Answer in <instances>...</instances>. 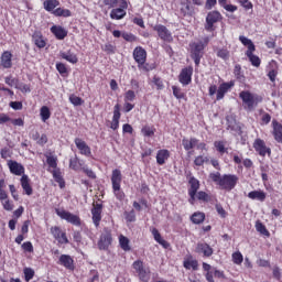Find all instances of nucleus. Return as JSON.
<instances>
[{
  "mask_svg": "<svg viewBox=\"0 0 282 282\" xmlns=\"http://www.w3.org/2000/svg\"><path fill=\"white\" fill-rule=\"evenodd\" d=\"M111 182L117 199H124V193L120 192V184L122 183V173L120 170L112 171Z\"/></svg>",
  "mask_w": 282,
  "mask_h": 282,
  "instance_id": "f257e3e1",
  "label": "nucleus"
},
{
  "mask_svg": "<svg viewBox=\"0 0 282 282\" xmlns=\"http://www.w3.org/2000/svg\"><path fill=\"white\" fill-rule=\"evenodd\" d=\"M132 267L133 270H135L140 281L149 282L151 279V270H149V268H144V262L137 260L133 262Z\"/></svg>",
  "mask_w": 282,
  "mask_h": 282,
  "instance_id": "f03ea898",
  "label": "nucleus"
},
{
  "mask_svg": "<svg viewBox=\"0 0 282 282\" xmlns=\"http://www.w3.org/2000/svg\"><path fill=\"white\" fill-rule=\"evenodd\" d=\"M191 56L196 65V67H199V63L202 58L204 57V43L196 42L191 44Z\"/></svg>",
  "mask_w": 282,
  "mask_h": 282,
  "instance_id": "7ed1b4c3",
  "label": "nucleus"
},
{
  "mask_svg": "<svg viewBox=\"0 0 282 282\" xmlns=\"http://www.w3.org/2000/svg\"><path fill=\"white\" fill-rule=\"evenodd\" d=\"M237 182H239V177H237V175L225 174L220 180L219 186L223 191H232V188L237 186Z\"/></svg>",
  "mask_w": 282,
  "mask_h": 282,
  "instance_id": "20e7f679",
  "label": "nucleus"
},
{
  "mask_svg": "<svg viewBox=\"0 0 282 282\" xmlns=\"http://www.w3.org/2000/svg\"><path fill=\"white\" fill-rule=\"evenodd\" d=\"M55 213L61 219H65L68 224H73V226H80V217L74 215L64 209H55Z\"/></svg>",
  "mask_w": 282,
  "mask_h": 282,
  "instance_id": "39448f33",
  "label": "nucleus"
},
{
  "mask_svg": "<svg viewBox=\"0 0 282 282\" xmlns=\"http://www.w3.org/2000/svg\"><path fill=\"white\" fill-rule=\"evenodd\" d=\"M218 21H221V13L219 11H212L206 17V24L205 30L208 32H213L215 23H218Z\"/></svg>",
  "mask_w": 282,
  "mask_h": 282,
  "instance_id": "423d86ee",
  "label": "nucleus"
},
{
  "mask_svg": "<svg viewBox=\"0 0 282 282\" xmlns=\"http://www.w3.org/2000/svg\"><path fill=\"white\" fill-rule=\"evenodd\" d=\"M154 31L158 32V35L161 37L162 41H166L167 43H171L173 41V35L171 34V31L166 29V26L162 24H156L154 26Z\"/></svg>",
  "mask_w": 282,
  "mask_h": 282,
  "instance_id": "0eeeda50",
  "label": "nucleus"
},
{
  "mask_svg": "<svg viewBox=\"0 0 282 282\" xmlns=\"http://www.w3.org/2000/svg\"><path fill=\"white\" fill-rule=\"evenodd\" d=\"M91 215H93V223L95 224L96 228L100 226V221L102 219V204L97 203L93 204Z\"/></svg>",
  "mask_w": 282,
  "mask_h": 282,
  "instance_id": "6e6552de",
  "label": "nucleus"
},
{
  "mask_svg": "<svg viewBox=\"0 0 282 282\" xmlns=\"http://www.w3.org/2000/svg\"><path fill=\"white\" fill-rule=\"evenodd\" d=\"M239 97L241 98L242 102L247 105L248 109H254V105H257V101L254 99V96L250 91H241L239 94Z\"/></svg>",
  "mask_w": 282,
  "mask_h": 282,
  "instance_id": "1a4fd4ad",
  "label": "nucleus"
},
{
  "mask_svg": "<svg viewBox=\"0 0 282 282\" xmlns=\"http://www.w3.org/2000/svg\"><path fill=\"white\" fill-rule=\"evenodd\" d=\"M253 148L257 151V153H259V155H261L262 158H265L267 153H268V155H270V153H271L270 148L265 147V141H263L261 139H257L254 141Z\"/></svg>",
  "mask_w": 282,
  "mask_h": 282,
  "instance_id": "9d476101",
  "label": "nucleus"
},
{
  "mask_svg": "<svg viewBox=\"0 0 282 282\" xmlns=\"http://www.w3.org/2000/svg\"><path fill=\"white\" fill-rule=\"evenodd\" d=\"M192 76H193V66H189L182 69L178 76V80L182 85H188L192 80Z\"/></svg>",
  "mask_w": 282,
  "mask_h": 282,
  "instance_id": "9b49d317",
  "label": "nucleus"
},
{
  "mask_svg": "<svg viewBox=\"0 0 282 282\" xmlns=\"http://www.w3.org/2000/svg\"><path fill=\"white\" fill-rule=\"evenodd\" d=\"M111 241H112L111 232L105 231L104 234H101L100 239L98 241L99 250H107V248L111 246Z\"/></svg>",
  "mask_w": 282,
  "mask_h": 282,
  "instance_id": "f8f14e48",
  "label": "nucleus"
},
{
  "mask_svg": "<svg viewBox=\"0 0 282 282\" xmlns=\"http://www.w3.org/2000/svg\"><path fill=\"white\" fill-rule=\"evenodd\" d=\"M51 232L58 243H69L67 236H65V232H63L59 227H52Z\"/></svg>",
  "mask_w": 282,
  "mask_h": 282,
  "instance_id": "ddd939ff",
  "label": "nucleus"
},
{
  "mask_svg": "<svg viewBox=\"0 0 282 282\" xmlns=\"http://www.w3.org/2000/svg\"><path fill=\"white\" fill-rule=\"evenodd\" d=\"M133 57L139 65H144L147 63V51L142 47H137L133 51Z\"/></svg>",
  "mask_w": 282,
  "mask_h": 282,
  "instance_id": "4468645a",
  "label": "nucleus"
},
{
  "mask_svg": "<svg viewBox=\"0 0 282 282\" xmlns=\"http://www.w3.org/2000/svg\"><path fill=\"white\" fill-rule=\"evenodd\" d=\"M75 144L77 149L80 151L82 155H87V156L91 155V149L89 148V145H87V143L83 139L76 138Z\"/></svg>",
  "mask_w": 282,
  "mask_h": 282,
  "instance_id": "2eb2a0df",
  "label": "nucleus"
},
{
  "mask_svg": "<svg viewBox=\"0 0 282 282\" xmlns=\"http://www.w3.org/2000/svg\"><path fill=\"white\" fill-rule=\"evenodd\" d=\"M232 87H235V83H232V82L223 83L218 87L216 100H223L224 96H226V94H228V90Z\"/></svg>",
  "mask_w": 282,
  "mask_h": 282,
  "instance_id": "dca6fc26",
  "label": "nucleus"
},
{
  "mask_svg": "<svg viewBox=\"0 0 282 282\" xmlns=\"http://www.w3.org/2000/svg\"><path fill=\"white\" fill-rule=\"evenodd\" d=\"M8 166L13 175H23L25 173V167L17 161H9Z\"/></svg>",
  "mask_w": 282,
  "mask_h": 282,
  "instance_id": "f3484780",
  "label": "nucleus"
},
{
  "mask_svg": "<svg viewBox=\"0 0 282 282\" xmlns=\"http://www.w3.org/2000/svg\"><path fill=\"white\" fill-rule=\"evenodd\" d=\"M58 263L66 268V270H74V259L69 254H62Z\"/></svg>",
  "mask_w": 282,
  "mask_h": 282,
  "instance_id": "a211bd4d",
  "label": "nucleus"
},
{
  "mask_svg": "<svg viewBox=\"0 0 282 282\" xmlns=\"http://www.w3.org/2000/svg\"><path fill=\"white\" fill-rule=\"evenodd\" d=\"M254 50H256L254 46H250L249 51L246 52V56L249 58V61L253 67H260L261 58H259V56H257L252 53V52H254Z\"/></svg>",
  "mask_w": 282,
  "mask_h": 282,
  "instance_id": "6ab92c4d",
  "label": "nucleus"
},
{
  "mask_svg": "<svg viewBox=\"0 0 282 282\" xmlns=\"http://www.w3.org/2000/svg\"><path fill=\"white\" fill-rule=\"evenodd\" d=\"M196 252H198V254H204V257H213V249L208 246V243L199 242L196 246Z\"/></svg>",
  "mask_w": 282,
  "mask_h": 282,
  "instance_id": "aec40b11",
  "label": "nucleus"
},
{
  "mask_svg": "<svg viewBox=\"0 0 282 282\" xmlns=\"http://www.w3.org/2000/svg\"><path fill=\"white\" fill-rule=\"evenodd\" d=\"M1 65L4 69H10V67H12V53L6 51L1 55Z\"/></svg>",
  "mask_w": 282,
  "mask_h": 282,
  "instance_id": "412c9836",
  "label": "nucleus"
},
{
  "mask_svg": "<svg viewBox=\"0 0 282 282\" xmlns=\"http://www.w3.org/2000/svg\"><path fill=\"white\" fill-rule=\"evenodd\" d=\"M273 124V135L276 142H282V124L276 120L272 121Z\"/></svg>",
  "mask_w": 282,
  "mask_h": 282,
  "instance_id": "4be33fe9",
  "label": "nucleus"
},
{
  "mask_svg": "<svg viewBox=\"0 0 282 282\" xmlns=\"http://www.w3.org/2000/svg\"><path fill=\"white\" fill-rule=\"evenodd\" d=\"M227 129H230L231 131H236V133H239L241 131V127L238 126L237 120L232 116H227Z\"/></svg>",
  "mask_w": 282,
  "mask_h": 282,
  "instance_id": "5701e85b",
  "label": "nucleus"
},
{
  "mask_svg": "<svg viewBox=\"0 0 282 282\" xmlns=\"http://www.w3.org/2000/svg\"><path fill=\"white\" fill-rule=\"evenodd\" d=\"M51 32L59 41H63V39H65V36H67V31H65V29H63V26L54 25V26L51 28Z\"/></svg>",
  "mask_w": 282,
  "mask_h": 282,
  "instance_id": "b1692460",
  "label": "nucleus"
},
{
  "mask_svg": "<svg viewBox=\"0 0 282 282\" xmlns=\"http://www.w3.org/2000/svg\"><path fill=\"white\" fill-rule=\"evenodd\" d=\"M20 182H21V186H22L23 191L28 195H32L33 189H32V186L30 185V177H28V175L23 174Z\"/></svg>",
  "mask_w": 282,
  "mask_h": 282,
  "instance_id": "393cba45",
  "label": "nucleus"
},
{
  "mask_svg": "<svg viewBox=\"0 0 282 282\" xmlns=\"http://www.w3.org/2000/svg\"><path fill=\"white\" fill-rule=\"evenodd\" d=\"M59 56H62L64 61H67L68 63H73V65H76V63H78V57L76 56V54L72 53L70 51L61 52Z\"/></svg>",
  "mask_w": 282,
  "mask_h": 282,
  "instance_id": "a878e982",
  "label": "nucleus"
},
{
  "mask_svg": "<svg viewBox=\"0 0 282 282\" xmlns=\"http://www.w3.org/2000/svg\"><path fill=\"white\" fill-rule=\"evenodd\" d=\"M189 189H188V195H197V191H199V181H197V178H195L194 176H192L189 178Z\"/></svg>",
  "mask_w": 282,
  "mask_h": 282,
  "instance_id": "bb28decb",
  "label": "nucleus"
},
{
  "mask_svg": "<svg viewBox=\"0 0 282 282\" xmlns=\"http://www.w3.org/2000/svg\"><path fill=\"white\" fill-rule=\"evenodd\" d=\"M169 158H170L169 150H160L156 154V163L162 166V164H165Z\"/></svg>",
  "mask_w": 282,
  "mask_h": 282,
  "instance_id": "cd10ccee",
  "label": "nucleus"
},
{
  "mask_svg": "<svg viewBox=\"0 0 282 282\" xmlns=\"http://www.w3.org/2000/svg\"><path fill=\"white\" fill-rule=\"evenodd\" d=\"M249 199H258V202H265V192L252 191L248 194Z\"/></svg>",
  "mask_w": 282,
  "mask_h": 282,
  "instance_id": "c85d7f7f",
  "label": "nucleus"
},
{
  "mask_svg": "<svg viewBox=\"0 0 282 282\" xmlns=\"http://www.w3.org/2000/svg\"><path fill=\"white\" fill-rule=\"evenodd\" d=\"M127 17V11L123 9H112L110 12V19H116L117 21H120V19H124Z\"/></svg>",
  "mask_w": 282,
  "mask_h": 282,
  "instance_id": "c756f323",
  "label": "nucleus"
},
{
  "mask_svg": "<svg viewBox=\"0 0 282 282\" xmlns=\"http://www.w3.org/2000/svg\"><path fill=\"white\" fill-rule=\"evenodd\" d=\"M152 235L158 243L160 246H163V248H169V242L164 239H162V235H160V231L155 228L152 229Z\"/></svg>",
  "mask_w": 282,
  "mask_h": 282,
  "instance_id": "7c9ffc66",
  "label": "nucleus"
},
{
  "mask_svg": "<svg viewBox=\"0 0 282 282\" xmlns=\"http://www.w3.org/2000/svg\"><path fill=\"white\" fill-rule=\"evenodd\" d=\"M59 4L61 2H58V0H45L43 2L44 9L47 12H52L55 8H58Z\"/></svg>",
  "mask_w": 282,
  "mask_h": 282,
  "instance_id": "2f4dec72",
  "label": "nucleus"
},
{
  "mask_svg": "<svg viewBox=\"0 0 282 282\" xmlns=\"http://www.w3.org/2000/svg\"><path fill=\"white\" fill-rule=\"evenodd\" d=\"M53 177L57 184H59V188H65V180H63V175L61 174V170H53Z\"/></svg>",
  "mask_w": 282,
  "mask_h": 282,
  "instance_id": "473e14b6",
  "label": "nucleus"
},
{
  "mask_svg": "<svg viewBox=\"0 0 282 282\" xmlns=\"http://www.w3.org/2000/svg\"><path fill=\"white\" fill-rule=\"evenodd\" d=\"M256 230L257 232H260V235H263L264 237H270V231H268V228H265V225H263L261 220H258L256 223Z\"/></svg>",
  "mask_w": 282,
  "mask_h": 282,
  "instance_id": "72a5a7b5",
  "label": "nucleus"
},
{
  "mask_svg": "<svg viewBox=\"0 0 282 282\" xmlns=\"http://www.w3.org/2000/svg\"><path fill=\"white\" fill-rule=\"evenodd\" d=\"M40 116L43 122H47L52 113L50 112V108L47 106H43L40 110Z\"/></svg>",
  "mask_w": 282,
  "mask_h": 282,
  "instance_id": "f704fd0d",
  "label": "nucleus"
},
{
  "mask_svg": "<svg viewBox=\"0 0 282 282\" xmlns=\"http://www.w3.org/2000/svg\"><path fill=\"white\" fill-rule=\"evenodd\" d=\"M53 14L55 17H64V18H67V17H72V11H69V9H62V8H57L53 11Z\"/></svg>",
  "mask_w": 282,
  "mask_h": 282,
  "instance_id": "c9c22d12",
  "label": "nucleus"
},
{
  "mask_svg": "<svg viewBox=\"0 0 282 282\" xmlns=\"http://www.w3.org/2000/svg\"><path fill=\"white\" fill-rule=\"evenodd\" d=\"M119 243H120V247L122 248V250H124L126 252H129V250H131V247L129 246V238H127L124 236H120Z\"/></svg>",
  "mask_w": 282,
  "mask_h": 282,
  "instance_id": "e433bc0d",
  "label": "nucleus"
},
{
  "mask_svg": "<svg viewBox=\"0 0 282 282\" xmlns=\"http://www.w3.org/2000/svg\"><path fill=\"white\" fill-rule=\"evenodd\" d=\"M191 219L193 224H202L206 219V215L204 213H194Z\"/></svg>",
  "mask_w": 282,
  "mask_h": 282,
  "instance_id": "4c0bfd02",
  "label": "nucleus"
},
{
  "mask_svg": "<svg viewBox=\"0 0 282 282\" xmlns=\"http://www.w3.org/2000/svg\"><path fill=\"white\" fill-rule=\"evenodd\" d=\"M141 133L145 137V138H153V135H155V130L149 126H145L141 129Z\"/></svg>",
  "mask_w": 282,
  "mask_h": 282,
  "instance_id": "58836bf2",
  "label": "nucleus"
},
{
  "mask_svg": "<svg viewBox=\"0 0 282 282\" xmlns=\"http://www.w3.org/2000/svg\"><path fill=\"white\" fill-rule=\"evenodd\" d=\"M33 41L36 47H40V48L45 47V40H43V37L40 36L39 34L33 35Z\"/></svg>",
  "mask_w": 282,
  "mask_h": 282,
  "instance_id": "ea45409f",
  "label": "nucleus"
},
{
  "mask_svg": "<svg viewBox=\"0 0 282 282\" xmlns=\"http://www.w3.org/2000/svg\"><path fill=\"white\" fill-rule=\"evenodd\" d=\"M217 56L223 58V61H228V58H230V52L226 48H220L217 52Z\"/></svg>",
  "mask_w": 282,
  "mask_h": 282,
  "instance_id": "a19ab883",
  "label": "nucleus"
},
{
  "mask_svg": "<svg viewBox=\"0 0 282 282\" xmlns=\"http://www.w3.org/2000/svg\"><path fill=\"white\" fill-rule=\"evenodd\" d=\"M173 96L177 98V100H182L184 98V93H182V88L177 86H172Z\"/></svg>",
  "mask_w": 282,
  "mask_h": 282,
  "instance_id": "79ce46f5",
  "label": "nucleus"
},
{
  "mask_svg": "<svg viewBox=\"0 0 282 282\" xmlns=\"http://www.w3.org/2000/svg\"><path fill=\"white\" fill-rule=\"evenodd\" d=\"M46 164H48L51 169H56L58 166L56 156H46Z\"/></svg>",
  "mask_w": 282,
  "mask_h": 282,
  "instance_id": "37998d69",
  "label": "nucleus"
},
{
  "mask_svg": "<svg viewBox=\"0 0 282 282\" xmlns=\"http://www.w3.org/2000/svg\"><path fill=\"white\" fill-rule=\"evenodd\" d=\"M232 261L237 265H240V263H243V256L241 254V252L238 251L232 253Z\"/></svg>",
  "mask_w": 282,
  "mask_h": 282,
  "instance_id": "c03bdc74",
  "label": "nucleus"
},
{
  "mask_svg": "<svg viewBox=\"0 0 282 282\" xmlns=\"http://www.w3.org/2000/svg\"><path fill=\"white\" fill-rule=\"evenodd\" d=\"M209 177L212 178V181L215 182V184H217L218 186L221 184V173L216 172V173H210Z\"/></svg>",
  "mask_w": 282,
  "mask_h": 282,
  "instance_id": "a18cd8bd",
  "label": "nucleus"
},
{
  "mask_svg": "<svg viewBox=\"0 0 282 282\" xmlns=\"http://www.w3.org/2000/svg\"><path fill=\"white\" fill-rule=\"evenodd\" d=\"M191 4L188 2L182 3L181 13L183 14V17L191 14Z\"/></svg>",
  "mask_w": 282,
  "mask_h": 282,
  "instance_id": "49530a36",
  "label": "nucleus"
},
{
  "mask_svg": "<svg viewBox=\"0 0 282 282\" xmlns=\"http://www.w3.org/2000/svg\"><path fill=\"white\" fill-rule=\"evenodd\" d=\"M239 39H240L242 45H248L247 52H250L251 46L254 47V43H252V40H250L246 36H240Z\"/></svg>",
  "mask_w": 282,
  "mask_h": 282,
  "instance_id": "de8ad7c7",
  "label": "nucleus"
},
{
  "mask_svg": "<svg viewBox=\"0 0 282 282\" xmlns=\"http://www.w3.org/2000/svg\"><path fill=\"white\" fill-rule=\"evenodd\" d=\"M69 100H70L72 105H74L75 107H80V105H83V98H80V97L72 95L69 97Z\"/></svg>",
  "mask_w": 282,
  "mask_h": 282,
  "instance_id": "09e8293b",
  "label": "nucleus"
},
{
  "mask_svg": "<svg viewBox=\"0 0 282 282\" xmlns=\"http://www.w3.org/2000/svg\"><path fill=\"white\" fill-rule=\"evenodd\" d=\"M135 100V93L133 90H128L124 96L126 102H133Z\"/></svg>",
  "mask_w": 282,
  "mask_h": 282,
  "instance_id": "8fccbe9b",
  "label": "nucleus"
},
{
  "mask_svg": "<svg viewBox=\"0 0 282 282\" xmlns=\"http://www.w3.org/2000/svg\"><path fill=\"white\" fill-rule=\"evenodd\" d=\"M214 147L219 153H226V145L224 144V141H216Z\"/></svg>",
  "mask_w": 282,
  "mask_h": 282,
  "instance_id": "3c124183",
  "label": "nucleus"
},
{
  "mask_svg": "<svg viewBox=\"0 0 282 282\" xmlns=\"http://www.w3.org/2000/svg\"><path fill=\"white\" fill-rule=\"evenodd\" d=\"M24 276H25V281H32V279H34V270H32L30 268H25Z\"/></svg>",
  "mask_w": 282,
  "mask_h": 282,
  "instance_id": "603ef678",
  "label": "nucleus"
},
{
  "mask_svg": "<svg viewBox=\"0 0 282 282\" xmlns=\"http://www.w3.org/2000/svg\"><path fill=\"white\" fill-rule=\"evenodd\" d=\"M204 162H208V158L199 155L194 160L196 166H203Z\"/></svg>",
  "mask_w": 282,
  "mask_h": 282,
  "instance_id": "864d4df0",
  "label": "nucleus"
},
{
  "mask_svg": "<svg viewBox=\"0 0 282 282\" xmlns=\"http://www.w3.org/2000/svg\"><path fill=\"white\" fill-rule=\"evenodd\" d=\"M82 171H84V173H85L88 177H90V180H96V173H94L93 170H89V167L84 166V167H82Z\"/></svg>",
  "mask_w": 282,
  "mask_h": 282,
  "instance_id": "5fc2aeb1",
  "label": "nucleus"
},
{
  "mask_svg": "<svg viewBox=\"0 0 282 282\" xmlns=\"http://www.w3.org/2000/svg\"><path fill=\"white\" fill-rule=\"evenodd\" d=\"M234 74L238 80H241L243 78V75H241V65L237 64L234 69Z\"/></svg>",
  "mask_w": 282,
  "mask_h": 282,
  "instance_id": "6e6d98bb",
  "label": "nucleus"
},
{
  "mask_svg": "<svg viewBox=\"0 0 282 282\" xmlns=\"http://www.w3.org/2000/svg\"><path fill=\"white\" fill-rule=\"evenodd\" d=\"M184 268H186V270H191V268H193V270H197V261H185Z\"/></svg>",
  "mask_w": 282,
  "mask_h": 282,
  "instance_id": "4d7b16f0",
  "label": "nucleus"
},
{
  "mask_svg": "<svg viewBox=\"0 0 282 282\" xmlns=\"http://www.w3.org/2000/svg\"><path fill=\"white\" fill-rule=\"evenodd\" d=\"M153 83L156 86V89H164V83H162V79L160 77L154 76Z\"/></svg>",
  "mask_w": 282,
  "mask_h": 282,
  "instance_id": "13d9d810",
  "label": "nucleus"
},
{
  "mask_svg": "<svg viewBox=\"0 0 282 282\" xmlns=\"http://www.w3.org/2000/svg\"><path fill=\"white\" fill-rule=\"evenodd\" d=\"M10 107L12 109H14L15 111H19V110L23 109V104H21V101H11Z\"/></svg>",
  "mask_w": 282,
  "mask_h": 282,
  "instance_id": "bf43d9fd",
  "label": "nucleus"
},
{
  "mask_svg": "<svg viewBox=\"0 0 282 282\" xmlns=\"http://www.w3.org/2000/svg\"><path fill=\"white\" fill-rule=\"evenodd\" d=\"M112 120L120 121V105L118 104L115 106Z\"/></svg>",
  "mask_w": 282,
  "mask_h": 282,
  "instance_id": "052dcab7",
  "label": "nucleus"
},
{
  "mask_svg": "<svg viewBox=\"0 0 282 282\" xmlns=\"http://www.w3.org/2000/svg\"><path fill=\"white\" fill-rule=\"evenodd\" d=\"M217 6V0H206L205 9L206 10H213Z\"/></svg>",
  "mask_w": 282,
  "mask_h": 282,
  "instance_id": "680f3d73",
  "label": "nucleus"
},
{
  "mask_svg": "<svg viewBox=\"0 0 282 282\" xmlns=\"http://www.w3.org/2000/svg\"><path fill=\"white\" fill-rule=\"evenodd\" d=\"M56 69L59 74H67V67L63 63L56 64Z\"/></svg>",
  "mask_w": 282,
  "mask_h": 282,
  "instance_id": "e2e57ef3",
  "label": "nucleus"
},
{
  "mask_svg": "<svg viewBox=\"0 0 282 282\" xmlns=\"http://www.w3.org/2000/svg\"><path fill=\"white\" fill-rule=\"evenodd\" d=\"M23 250H25V252H33L34 251V247L32 246V242L28 241L24 242L22 245Z\"/></svg>",
  "mask_w": 282,
  "mask_h": 282,
  "instance_id": "0e129e2a",
  "label": "nucleus"
},
{
  "mask_svg": "<svg viewBox=\"0 0 282 282\" xmlns=\"http://www.w3.org/2000/svg\"><path fill=\"white\" fill-rule=\"evenodd\" d=\"M182 144H183L185 151H191V149H193L191 140H188V139H183Z\"/></svg>",
  "mask_w": 282,
  "mask_h": 282,
  "instance_id": "69168bd1",
  "label": "nucleus"
},
{
  "mask_svg": "<svg viewBox=\"0 0 282 282\" xmlns=\"http://www.w3.org/2000/svg\"><path fill=\"white\" fill-rule=\"evenodd\" d=\"M197 199H199L200 202H208V195L206 194V192H198L197 193Z\"/></svg>",
  "mask_w": 282,
  "mask_h": 282,
  "instance_id": "338daca9",
  "label": "nucleus"
},
{
  "mask_svg": "<svg viewBox=\"0 0 282 282\" xmlns=\"http://www.w3.org/2000/svg\"><path fill=\"white\" fill-rule=\"evenodd\" d=\"M216 210L218 213V215H220V217L226 218V209H224V207L221 205H216Z\"/></svg>",
  "mask_w": 282,
  "mask_h": 282,
  "instance_id": "774afa93",
  "label": "nucleus"
}]
</instances>
